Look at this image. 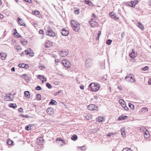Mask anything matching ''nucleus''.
<instances>
[{"label":"nucleus","instance_id":"nucleus-1","mask_svg":"<svg viewBox=\"0 0 151 151\" xmlns=\"http://www.w3.org/2000/svg\"><path fill=\"white\" fill-rule=\"evenodd\" d=\"M72 27L73 30L76 32H78L80 28V24L78 22L75 20H72L70 22Z\"/></svg>","mask_w":151,"mask_h":151},{"label":"nucleus","instance_id":"nucleus-2","mask_svg":"<svg viewBox=\"0 0 151 151\" xmlns=\"http://www.w3.org/2000/svg\"><path fill=\"white\" fill-rule=\"evenodd\" d=\"M89 88H91V91H97L99 90L100 85L98 83H91L89 85Z\"/></svg>","mask_w":151,"mask_h":151},{"label":"nucleus","instance_id":"nucleus-3","mask_svg":"<svg viewBox=\"0 0 151 151\" xmlns=\"http://www.w3.org/2000/svg\"><path fill=\"white\" fill-rule=\"evenodd\" d=\"M125 79L127 81L131 83H134L135 81L134 76L132 74H130L128 76H127L125 77Z\"/></svg>","mask_w":151,"mask_h":151},{"label":"nucleus","instance_id":"nucleus-4","mask_svg":"<svg viewBox=\"0 0 151 151\" xmlns=\"http://www.w3.org/2000/svg\"><path fill=\"white\" fill-rule=\"evenodd\" d=\"M47 29L46 32V34L47 35L52 37H54L55 35V33L53 32L52 29L50 28L49 27H47Z\"/></svg>","mask_w":151,"mask_h":151},{"label":"nucleus","instance_id":"nucleus-5","mask_svg":"<svg viewBox=\"0 0 151 151\" xmlns=\"http://www.w3.org/2000/svg\"><path fill=\"white\" fill-rule=\"evenodd\" d=\"M62 64L64 66L68 68H69L71 66L70 62L67 60H63L62 61Z\"/></svg>","mask_w":151,"mask_h":151},{"label":"nucleus","instance_id":"nucleus-6","mask_svg":"<svg viewBox=\"0 0 151 151\" xmlns=\"http://www.w3.org/2000/svg\"><path fill=\"white\" fill-rule=\"evenodd\" d=\"M88 109L91 111L96 110L97 111L98 110V108L97 106L94 104H91L89 105L87 107Z\"/></svg>","mask_w":151,"mask_h":151},{"label":"nucleus","instance_id":"nucleus-7","mask_svg":"<svg viewBox=\"0 0 151 151\" xmlns=\"http://www.w3.org/2000/svg\"><path fill=\"white\" fill-rule=\"evenodd\" d=\"M90 24L92 27H95L96 26L98 25V23L96 21H94L93 19H91L89 22Z\"/></svg>","mask_w":151,"mask_h":151},{"label":"nucleus","instance_id":"nucleus-8","mask_svg":"<svg viewBox=\"0 0 151 151\" xmlns=\"http://www.w3.org/2000/svg\"><path fill=\"white\" fill-rule=\"evenodd\" d=\"M68 52L67 50H63L60 51V55L62 57H64L66 56L68 54Z\"/></svg>","mask_w":151,"mask_h":151},{"label":"nucleus","instance_id":"nucleus-9","mask_svg":"<svg viewBox=\"0 0 151 151\" xmlns=\"http://www.w3.org/2000/svg\"><path fill=\"white\" fill-rule=\"evenodd\" d=\"M46 112L48 115H52L54 114L53 109L52 108H49L46 110Z\"/></svg>","mask_w":151,"mask_h":151},{"label":"nucleus","instance_id":"nucleus-10","mask_svg":"<svg viewBox=\"0 0 151 151\" xmlns=\"http://www.w3.org/2000/svg\"><path fill=\"white\" fill-rule=\"evenodd\" d=\"M52 45V43L49 40H46L45 44V47L46 48L49 47Z\"/></svg>","mask_w":151,"mask_h":151},{"label":"nucleus","instance_id":"nucleus-11","mask_svg":"<svg viewBox=\"0 0 151 151\" xmlns=\"http://www.w3.org/2000/svg\"><path fill=\"white\" fill-rule=\"evenodd\" d=\"M92 61L90 59H88L86 60V67H89L92 65Z\"/></svg>","mask_w":151,"mask_h":151},{"label":"nucleus","instance_id":"nucleus-12","mask_svg":"<svg viewBox=\"0 0 151 151\" xmlns=\"http://www.w3.org/2000/svg\"><path fill=\"white\" fill-rule=\"evenodd\" d=\"M21 77L22 78L24 79L27 82H28L30 80L29 77L26 75H22L21 76Z\"/></svg>","mask_w":151,"mask_h":151},{"label":"nucleus","instance_id":"nucleus-13","mask_svg":"<svg viewBox=\"0 0 151 151\" xmlns=\"http://www.w3.org/2000/svg\"><path fill=\"white\" fill-rule=\"evenodd\" d=\"M129 56L132 58H134L137 56V53L135 52L134 50H132V52L129 54Z\"/></svg>","mask_w":151,"mask_h":151},{"label":"nucleus","instance_id":"nucleus-14","mask_svg":"<svg viewBox=\"0 0 151 151\" xmlns=\"http://www.w3.org/2000/svg\"><path fill=\"white\" fill-rule=\"evenodd\" d=\"M43 141L44 140L43 138L42 137H40L37 139V142L38 145H40L42 144Z\"/></svg>","mask_w":151,"mask_h":151},{"label":"nucleus","instance_id":"nucleus-15","mask_svg":"<svg viewBox=\"0 0 151 151\" xmlns=\"http://www.w3.org/2000/svg\"><path fill=\"white\" fill-rule=\"evenodd\" d=\"M109 15L111 17L112 19L115 20H117L119 19V18L116 17V14L113 12H111L109 13Z\"/></svg>","mask_w":151,"mask_h":151},{"label":"nucleus","instance_id":"nucleus-16","mask_svg":"<svg viewBox=\"0 0 151 151\" xmlns=\"http://www.w3.org/2000/svg\"><path fill=\"white\" fill-rule=\"evenodd\" d=\"M69 33V32L68 31L64 29H63L61 32L62 35L65 36H67L68 35Z\"/></svg>","mask_w":151,"mask_h":151},{"label":"nucleus","instance_id":"nucleus-17","mask_svg":"<svg viewBox=\"0 0 151 151\" xmlns=\"http://www.w3.org/2000/svg\"><path fill=\"white\" fill-rule=\"evenodd\" d=\"M4 100L6 101H12L13 99L11 98L10 96L8 95V94H6L4 97Z\"/></svg>","mask_w":151,"mask_h":151},{"label":"nucleus","instance_id":"nucleus-18","mask_svg":"<svg viewBox=\"0 0 151 151\" xmlns=\"http://www.w3.org/2000/svg\"><path fill=\"white\" fill-rule=\"evenodd\" d=\"M18 66L20 68H27L29 67V66L28 65L25 64L24 63H23L22 64H20L18 65Z\"/></svg>","mask_w":151,"mask_h":151},{"label":"nucleus","instance_id":"nucleus-19","mask_svg":"<svg viewBox=\"0 0 151 151\" xmlns=\"http://www.w3.org/2000/svg\"><path fill=\"white\" fill-rule=\"evenodd\" d=\"M17 19L18 21V23L20 24L21 25L25 26V24L23 22V21L21 20L19 17H18Z\"/></svg>","mask_w":151,"mask_h":151},{"label":"nucleus","instance_id":"nucleus-20","mask_svg":"<svg viewBox=\"0 0 151 151\" xmlns=\"http://www.w3.org/2000/svg\"><path fill=\"white\" fill-rule=\"evenodd\" d=\"M137 26L142 30L144 29V27L142 24L140 22H138L137 24Z\"/></svg>","mask_w":151,"mask_h":151},{"label":"nucleus","instance_id":"nucleus-21","mask_svg":"<svg viewBox=\"0 0 151 151\" xmlns=\"http://www.w3.org/2000/svg\"><path fill=\"white\" fill-rule=\"evenodd\" d=\"M1 58L2 60H4L6 56V54L5 53H0Z\"/></svg>","mask_w":151,"mask_h":151},{"label":"nucleus","instance_id":"nucleus-22","mask_svg":"<svg viewBox=\"0 0 151 151\" xmlns=\"http://www.w3.org/2000/svg\"><path fill=\"white\" fill-rule=\"evenodd\" d=\"M24 94L26 98H29L30 97V94L28 91H26L24 92Z\"/></svg>","mask_w":151,"mask_h":151},{"label":"nucleus","instance_id":"nucleus-23","mask_svg":"<svg viewBox=\"0 0 151 151\" xmlns=\"http://www.w3.org/2000/svg\"><path fill=\"white\" fill-rule=\"evenodd\" d=\"M120 131H121V134L122 136L124 137L125 136V133L124 128L122 127Z\"/></svg>","mask_w":151,"mask_h":151},{"label":"nucleus","instance_id":"nucleus-24","mask_svg":"<svg viewBox=\"0 0 151 151\" xmlns=\"http://www.w3.org/2000/svg\"><path fill=\"white\" fill-rule=\"evenodd\" d=\"M128 4L129 6L131 7H132L133 8L135 7V5L134 4L133 1H131L130 2H128Z\"/></svg>","mask_w":151,"mask_h":151},{"label":"nucleus","instance_id":"nucleus-25","mask_svg":"<svg viewBox=\"0 0 151 151\" xmlns=\"http://www.w3.org/2000/svg\"><path fill=\"white\" fill-rule=\"evenodd\" d=\"M57 103L56 101L54 100L51 99V101L49 103V104H51L52 105H55L57 104Z\"/></svg>","mask_w":151,"mask_h":151},{"label":"nucleus","instance_id":"nucleus-26","mask_svg":"<svg viewBox=\"0 0 151 151\" xmlns=\"http://www.w3.org/2000/svg\"><path fill=\"white\" fill-rule=\"evenodd\" d=\"M32 125L31 124H29L25 127V129L27 130H30L32 129Z\"/></svg>","mask_w":151,"mask_h":151},{"label":"nucleus","instance_id":"nucleus-27","mask_svg":"<svg viewBox=\"0 0 151 151\" xmlns=\"http://www.w3.org/2000/svg\"><path fill=\"white\" fill-rule=\"evenodd\" d=\"M9 106L14 109H16L17 107V105L15 104H9Z\"/></svg>","mask_w":151,"mask_h":151},{"label":"nucleus","instance_id":"nucleus-28","mask_svg":"<svg viewBox=\"0 0 151 151\" xmlns=\"http://www.w3.org/2000/svg\"><path fill=\"white\" fill-rule=\"evenodd\" d=\"M21 42L22 44L24 46L26 45L27 44V41L23 39L21 40Z\"/></svg>","mask_w":151,"mask_h":151},{"label":"nucleus","instance_id":"nucleus-29","mask_svg":"<svg viewBox=\"0 0 151 151\" xmlns=\"http://www.w3.org/2000/svg\"><path fill=\"white\" fill-rule=\"evenodd\" d=\"M84 1L85 2L86 4H88L89 5H91V4H93L91 2L88 0V1L87 0H84Z\"/></svg>","mask_w":151,"mask_h":151},{"label":"nucleus","instance_id":"nucleus-30","mask_svg":"<svg viewBox=\"0 0 151 151\" xmlns=\"http://www.w3.org/2000/svg\"><path fill=\"white\" fill-rule=\"evenodd\" d=\"M13 142V141L11 139H8L6 142L7 144L9 145H12Z\"/></svg>","mask_w":151,"mask_h":151},{"label":"nucleus","instance_id":"nucleus-31","mask_svg":"<svg viewBox=\"0 0 151 151\" xmlns=\"http://www.w3.org/2000/svg\"><path fill=\"white\" fill-rule=\"evenodd\" d=\"M77 136L76 134H74L71 137V139L72 140L75 141L77 139Z\"/></svg>","mask_w":151,"mask_h":151},{"label":"nucleus","instance_id":"nucleus-32","mask_svg":"<svg viewBox=\"0 0 151 151\" xmlns=\"http://www.w3.org/2000/svg\"><path fill=\"white\" fill-rule=\"evenodd\" d=\"M104 117L102 116H100L98 118V120L99 122H102L104 120Z\"/></svg>","mask_w":151,"mask_h":151},{"label":"nucleus","instance_id":"nucleus-33","mask_svg":"<svg viewBox=\"0 0 151 151\" xmlns=\"http://www.w3.org/2000/svg\"><path fill=\"white\" fill-rule=\"evenodd\" d=\"M31 51V49L30 48H28L25 51V53L26 55L29 54L30 51Z\"/></svg>","mask_w":151,"mask_h":151},{"label":"nucleus","instance_id":"nucleus-34","mask_svg":"<svg viewBox=\"0 0 151 151\" xmlns=\"http://www.w3.org/2000/svg\"><path fill=\"white\" fill-rule=\"evenodd\" d=\"M124 118L123 116H119L118 119V120L119 121H121L122 120H124Z\"/></svg>","mask_w":151,"mask_h":151},{"label":"nucleus","instance_id":"nucleus-35","mask_svg":"<svg viewBox=\"0 0 151 151\" xmlns=\"http://www.w3.org/2000/svg\"><path fill=\"white\" fill-rule=\"evenodd\" d=\"M122 151H132V150L130 148H126L124 149Z\"/></svg>","mask_w":151,"mask_h":151},{"label":"nucleus","instance_id":"nucleus-36","mask_svg":"<svg viewBox=\"0 0 151 151\" xmlns=\"http://www.w3.org/2000/svg\"><path fill=\"white\" fill-rule=\"evenodd\" d=\"M16 49L18 52H20L22 50L21 47L19 46H16Z\"/></svg>","mask_w":151,"mask_h":151},{"label":"nucleus","instance_id":"nucleus-37","mask_svg":"<svg viewBox=\"0 0 151 151\" xmlns=\"http://www.w3.org/2000/svg\"><path fill=\"white\" fill-rule=\"evenodd\" d=\"M119 103L121 104V105H123L125 103V102L124 100L122 99H120L119 100Z\"/></svg>","mask_w":151,"mask_h":151},{"label":"nucleus","instance_id":"nucleus-38","mask_svg":"<svg viewBox=\"0 0 151 151\" xmlns=\"http://www.w3.org/2000/svg\"><path fill=\"white\" fill-rule=\"evenodd\" d=\"M144 135L145 137L147 138H148L149 137V134H148L147 133H146L145 132V134Z\"/></svg>","mask_w":151,"mask_h":151},{"label":"nucleus","instance_id":"nucleus-39","mask_svg":"<svg viewBox=\"0 0 151 151\" xmlns=\"http://www.w3.org/2000/svg\"><path fill=\"white\" fill-rule=\"evenodd\" d=\"M129 106L132 109H134V106L131 103H129Z\"/></svg>","mask_w":151,"mask_h":151},{"label":"nucleus","instance_id":"nucleus-40","mask_svg":"<svg viewBox=\"0 0 151 151\" xmlns=\"http://www.w3.org/2000/svg\"><path fill=\"white\" fill-rule=\"evenodd\" d=\"M41 96L40 94H38L37 95V99L39 100H41Z\"/></svg>","mask_w":151,"mask_h":151},{"label":"nucleus","instance_id":"nucleus-41","mask_svg":"<svg viewBox=\"0 0 151 151\" xmlns=\"http://www.w3.org/2000/svg\"><path fill=\"white\" fill-rule=\"evenodd\" d=\"M143 110H145V111H148V109L147 107L143 108L141 110V112H143Z\"/></svg>","mask_w":151,"mask_h":151},{"label":"nucleus","instance_id":"nucleus-42","mask_svg":"<svg viewBox=\"0 0 151 151\" xmlns=\"http://www.w3.org/2000/svg\"><path fill=\"white\" fill-rule=\"evenodd\" d=\"M101 31H100L99 32V33H98V36H97V37L96 38V40H99V39L100 35H101Z\"/></svg>","mask_w":151,"mask_h":151},{"label":"nucleus","instance_id":"nucleus-43","mask_svg":"<svg viewBox=\"0 0 151 151\" xmlns=\"http://www.w3.org/2000/svg\"><path fill=\"white\" fill-rule=\"evenodd\" d=\"M111 40L109 39H108V40L106 41V43L108 45H110L111 43Z\"/></svg>","mask_w":151,"mask_h":151},{"label":"nucleus","instance_id":"nucleus-44","mask_svg":"<svg viewBox=\"0 0 151 151\" xmlns=\"http://www.w3.org/2000/svg\"><path fill=\"white\" fill-rule=\"evenodd\" d=\"M46 86L49 88H52V86L49 83H46Z\"/></svg>","mask_w":151,"mask_h":151},{"label":"nucleus","instance_id":"nucleus-45","mask_svg":"<svg viewBox=\"0 0 151 151\" xmlns=\"http://www.w3.org/2000/svg\"><path fill=\"white\" fill-rule=\"evenodd\" d=\"M30 52H29V55H30V56H33L34 55V53L33 52H32V50L31 49V51H30Z\"/></svg>","mask_w":151,"mask_h":151},{"label":"nucleus","instance_id":"nucleus-46","mask_svg":"<svg viewBox=\"0 0 151 151\" xmlns=\"http://www.w3.org/2000/svg\"><path fill=\"white\" fill-rule=\"evenodd\" d=\"M41 89V88L40 86H38L35 88V89L37 90H40Z\"/></svg>","mask_w":151,"mask_h":151},{"label":"nucleus","instance_id":"nucleus-47","mask_svg":"<svg viewBox=\"0 0 151 151\" xmlns=\"http://www.w3.org/2000/svg\"><path fill=\"white\" fill-rule=\"evenodd\" d=\"M34 14L36 15H38L40 14V12L38 11H34Z\"/></svg>","mask_w":151,"mask_h":151},{"label":"nucleus","instance_id":"nucleus-48","mask_svg":"<svg viewBox=\"0 0 151 151\" xmlns=\"http://www.w3.org/2000/svg\"><path fill=\"white\" fill-rule=\"evenodd\" d=\"M138 1L137 0H135L134 1H133V2H134V4L135 5V6L136 5V4H137V3L138 2Z\"/></svg>","mask_w":151,"mask_h":151},{"label":"nucleus","instance_id":"nucleus-49","mask_svg":"<svg viewBox=\"0 0 151 151\" xmlns=\"http://www.w3.org/2000/svg\"><path fill=\"white\" fill-rule=\"evenodd\" d=\"M75 13L76 14H78L79 13V11L78 9H77L75 11Z\"/></svg>","mask_w":151,"mask_h":151},{"label":"nucleus","instance_id":"nucleus-50","mask_svg":"<svg viewBox=\"0 0 151 151\" xmlns=\"http://www.w3.org/2000/svg\"><path fill=\"white\" fill-rule=\"evenodd\" d=\"M41 77L43 79H45V78L43 77V75H39L38 76V78L39 79H40V78Z\"/></svg>","mask_w":151,"mask_h":151},{"label":"nucleus","instance_id":"nucleus-51","mask_svg":"<svg viewBox=\"0 0 151 151\" xmlns=\"http://www.w3.org/2000/svg\"><path fill=\"white\" fill-rule=\"evenodd\" d=\"M39 33L40 34H43L44 33V31L42 29H40L39 31Z\"/></svg>","mask_w":151,"mask_h":151},{"label":"nucleus","instance_id":"nucleus-52","mask_svg":"<svg viewBox=\"0 0 151 151\" xmlns=\"http://www.w3.org/2000/svg\"><path fill=\"white\" fill-rule=\"evenodd\" d=\"M45 68V66L44 65H41L39 67V68L41 70H42Z\"/></svg>","mask_w":151,"mask_h":151},{"label":"nucleus","instance_id":"nucleus-53","mask_svg":"<svg viewBox=\"0 0 151 151\" xmlns=\"http://www.w3.org/2000/svg\"><path fill=\"white\" fill-rule=\"evenodd\" d=\"M24 1H25L26 2H29V3H32V1L31 0H24Z\"/></svg>","mask_w":151,"mask_h":151},{"label":"nucleus","instance_id":"nucleus-54","mask_svg":"<svg viewBox=\"0 0 151 151\" xmlns=\"http://www.w3.org/2000/svg\"><path fill=\"white\" fill-rule=\"evenodd\" d=\"M148 68V67L147 66H145L144 68H142V70H146Z\"/></svg>","mask_w":151,"mask_h":151},{"label":"nucleus","instance_id":"nucleus-55","mask_svg":"<svg viewBox=\"0 0 151 151\" xmlns=\"http://www.w3.org/2000/svg\"><path fill=\"white\" fill-rule=\"evenodd\" d=\"M56 140L59 141H63H63H64L62 139H61V138H58Z\"/></svg>","mask_w":151,"mask_h":151},{"label":"nucleus","instance_id":"nucleus-56","mask_svg":"<svg viewBox=\"0 0 151 151\" xmlns=\"http://www.w3.org/2000/svg\"><path fill=\"white\" fill-rule=\"evenodd\" d=\"M19 111L20 112L23 111V109L22 108H20L18 109Z\"/></svg>","mask_w":151,"mask_h":151},{"label":"nucleus","instance_id":"nucleus-57","mask_svg":"<svg viewBox=\"0 0 151 151\" xmlns=\"http://www.w3.org/2000/svg\"><path fill=\"white\" fill-rule=\"evenodd\" d=\"M22 116H23V117L24 118H28V116L27 115H22Z\"/></svg>","mask_w":151,"mask_h":151},{"label":"nucleus","instance_id":"nucleus-58","mask_svg":"<svg viewBox=\"0 0 151 151\" xmlns=\"http://www.w3.org/2000/svg\"><path fill=\"white\" fill-rule=\"evenodd\" d=\"M124 108L126 111H128L129 109L126 106L125 107H124Z\"/></svg>","mask_w":151,"mask_h":151},{"label":"nucleus","instance_id":"nucleus-59","mask_svg":"<svg viewBox=\"0 0 151 151\" xmlns=\"http://www.w3.org/2000/svg\"><path fill=\"white\" fill-rule=\"evenodd\" d=\"M111 134H113V133H112L111 134V133H108V134H107V136L109 137H110L111 135Z\"/></svg>","mask_w":151,"mask_h":151},{"label":"nucleus","instance_id":"nucleus-60","mask_svg":"<svg viewBox=\"0 0 151 151\" xmlns=\"http://www.w3.org/2000/svg\"><path fill=\"white\" fill-rule=\"evenodd\" d=\"M118 88L119 90H121L122 89V88L121 86H119L118 87Z\"/></svg>","mask_w":151,"mask_h":151},{"label":"nucleus","instance_id":"nucleus-61","mask_svg":"<svg viewBox=\"0 0 151 151\" xmlns=\"http://www.w3.org/2000/svg\"><path fill=\"white\" fill-rule=\"evenodd\" d=\"M11 71L12 72L15 71V68L14 67H13L11 68Z\"/></svg>","mask_w":151,"mask_h":151},{"label":"nucleus","instance_id":"nucleus-62","mask_svg":"<svg viewBox=\"0 0 151 151\" xmlns=\"http://www.w3.org/2000/svg\"><path fill=\"white\" fill-rule=\"evenodd\" d=\"M124 32H123L121 34V37H124Z\"/></svg>","mask_w":151,"mask_h":151},{"label":"nucleus","instance_id":"nucleus-63","mask_svg":"<svg viewBox=\"0 0 151 151\" xmlns=\"http://www.w3.org/2000/svg\"><path fill=\"white\" fill-rule=\"evenodd\" d=\"M58 60H59L58 59H55V62L56 63H58Z\"/></svg>","mask_w":151,"mask_h":151},{"label":"nucleus","instance_id":"nucleus-64","mask_svg":"<svg viewBox=\"0 0 151 151\" xmlns=\"http://www.w3.org/2000/svg\"><path fill=\"white\" fill-rule=\"evenodd\" d=\"M148 83L149 84H151V78L149 80V81H148Z\"/></svg>","mask_w":151,"mask_h":151}]
</instances>
